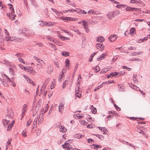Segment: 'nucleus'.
<instances>
[{"mask_svg":"<svg viewBox=\"0 0 150 150\" xmlns=\"http://www.w3.org/2000/svg\"><path fill=\"white\" fill-rule=\"evenodd\" d=\"M18 60H19V61L20 62L23 63V64L25 63V62L23 60L22 58H21V57L20 58H19Z\"/></svg>","mask_w":150,"mask_h":150,"instance_id":"nucleus-63","label":"nucleus"},{"mask_svg":"<svg viewBox=\"0 0 150 150\" xmlns=\"http://www.w3.org/2000/svg\"><path fill=\"white\" fill-rule=\"evenodd\" d=\"M24 77L26 80L27 81L30 83H32L33 86H35V83L29 78L27 76H24Z\"/></svg>","mask_w":150,"mask_h":150,"instance_id":"nucleus-13","label":"nucleus"},{"mask_svg":"<svg viewBox=\"0 0 150 150\" xmlns=\"http://www.w3.org/2000/svg\"><path fill=\"white\" fill-rule=\"evenodd\" d=\"M55 83L54 82H52L50 86V88L51 89H53L54 87Z\"/></svg>","mask_w":150,"mask_h":150,"instance_id":"nucleus-57","label":"nucleus"},{"mask_svg":"<svg viewBox=\"0 0 150 150\" xmlns=\"http://www.w3.org/2000/svg\"><path fill=\"white\" fill-rule=\"evenodd\" d=\"M125 74V72H123L122 71H120L117 72V77L124 75Z\"/></svg>","mask_w":150,"mask_h":150,"instance_id":"nucleus-39","label":"nucleus"},{"mask_svg":"<svg viewBox=\"0 0 150 150\" xmlns=\"http://www.w3.org/2000/svg\"><path fill=\"white\" fill-rule=\"evenodd\" d=\"M101 146L98 145H96V144H93L92 145V147L94 149H97L98 148H101Z\"/></svg>","mask_w":150,"mask_h":150,"instance_id":"nucleus-27","label":"nucleus"},{"mask_svg":"<svg viewBox=\"0 0 150 150\" xmlns=\"http://www.w3.org/2000/svg\"><path fill=\"white\" fill-rule=\"evenodd\" d=\"M104 38L101 36L98 37L97 39V41L100 42L104 41Z\"/></svg>","mask_w":150,"mask_h":150,"instance_id":"nucleus-18","label":"nucleus"},{"mask_svg":"<svg viewBox=\"0 0 150 150\" xmlns=\"http://www.w3.org/2000/svg\"><path fill=\"white\" fill-rule=\"evenodd\" d=\"M96 47L100 51H102L103 50L104 46L102 43H97L96 45Z\"/></svg>","mask_w":150,"mask_h":150,"instance_id":"nucleus-6","label":"nucleus"},{"mask_svg":"<svg viewBox=\"0 0 150 150\" xmlns=\"http://www.w3.org/2000/svg\"><path fill=\"white\" fill-rule=\"evenodd\" d=\"M110 75H112V77H113V76H116V77H117V72H112L110 73Z\"/></svg>","mask_w":150,"mask_h":150,"instance_id":"nucleus-36","label":"nucleus"},{"mask_svg":"<svg viewBox=\"0 0 150 150\" xmlns=\"http://www.w3.org/2000/svg\"><path fill=\"white\" fill-rule=\"evenodd\" d=\"M138 0H131L130 1V2L132 4H135L137 3Z\"/></svg>","mask_w":150,"mask_h":150,"instance_id":"nucleus-52","label":"nucleus"},{"mask_svg":"<svg viewBox=\"0 0 150 150\" xmlns=\"http://www.w3.org/2000/svg\"><path fill=\"white\" fill-rule=\"evenodd\" d=\"M63 148L65 150H79V149L76 148H72L70 144L68 142V141L65 142L64 144L62 145Z\"/></svg>","mask_w":150,"mask_h":150,"instance_id":"nucleus-1","label":"nucleus"},{"mask_svg":"<svg viewBox=\"0 0 150 150\" xmlns=\"http://www.w3.org/2000/svg\"><path fill=\"white\" fill-rule=\"evenodd\" d=\"M70 61L69 59H67L65 62V65L66 67L68 66L69 64Z\"/></svg>","mask_w":150,"mask_h":150,"instance_id":"nucleus-43","label":"nucleus"},{"mask_svg":"<svg viewBox=\"0 0 150 150\" xmlns=\"http://www.w3.org/2000/svg\"><path fill=\"white\" fill-rule=\"evenodd\" d=\"M30 3L35 8H38V3L35 0H30Z\"/></svg>","mask_w":150,"mask_h":150,"instance_id":"nucleus-9","label":"nucleus"},{"mask_svg":"<svg viewBox=\"0 0 150 150\" xmlns=\"http://www.w3.org/2000/svg\"><path fill=\"white\" fill-rule=\"evenodd\" d=\"M59 127L60 129V131L63 132H65L67 131L66 128L64 127H63L62 126H59Z\"/></svg>","mask_w":150,"mask_h":150,"instance_id":"nucleus-20","label":"nucleus"},{"mask_svg":"<svg viewBox=\"0 0 150 150\" xmlns=\"http://www.w3.org/2000/svg\"><path fill=\"white\" fill-rule=\"evenodd\" d=\"M1 76L4 79V80H5V81H6L8 83L10 82V80L6 75L5 74L3 75V74H1Z\"/></svg>","mask_w":150,"mask_h":150,"instance_id":"nucleus-7","label":"nucleus"},{"mask_svg":"<svg viewBox=\"0 0 150 150\" xmlns=\"http://www.w3.org/2000/svg\"><path fill=\"white\" fill-rule=\"evenodd\" d=\"M27 106L26 104H24L23 106V108L22 109V118L23 117L24 114L26 111V110H27Z\"/></svg>","mask_w":150,"mask_h":150,"instance_id":"nucleus-11","label":"nucleus"},{"mask_svg":"<svg viewBox=\"0 0 150 150\" xmlns=\"http://www.w3.org/2000/svg\"><path fill=\"white\" fill-rule=\"evenodd\" d=\"M52 67L50 65L48 67L47 72L48 73L51 74L52 71Z\"/></svg>","mask_w":150,"mask_h":150,"instance_id":"nucleus-24","label":"nucleus"},{"mask_svg":"<svg viewBox=\"0 0 150 150\" xmlns=\"http://www.w3.org/2000/svg\"><path fill=\"white\" fill-rule=\"evenodd\" d=\"M126 11H132L131 7L129 6H128L126 9Z\"/></svg>","mask_w":150,"mask_h":150,"instance_id":"nucleus-53","label":"nucleus"},{"mask_svg":"<svg viewBox=\"0 0 150 150\" xmlns=\"http://www.w3.org/2000/svg\"><path fill=\"white\" fill-rule=\"evenodd\" d=\"M94 11L93 10H89L88 12V13H91L92 14H94Z\"/></svg>","mask_w":150,"mask_h":150,"instance_id":"nucleus-59","label":"nucleus"},{"mask_svg":"<svg viewBox=\"0 0 150 150\" xmlns=\"http://www.w3.org/2000/svg\"><path fill=\"white\" fill-rule=\"evenodd\" d=\"M136 33V30L134 28H131L130 29V33L131 35H133Z\"/></svg>","mask_w":150,"mask_h":150,"instance_id":"nucleus-21","label":"nucleus"},{"mask_svg":"<svg viewBox=\"0 0 150 150\" xmlns=\"http://www.w3.org/2000/svg\"><path fill=\"white\" fill-rule=\"evenodd\" d=\"M83 28L86 30V31L87 33H88L89 31V29L88 28V25L83 27Z\"/></svg>","mask_w":150,"mask_h":150,"instance_id":"nucleus-45","label":"nucleus"},{"mask_svg":"<svg viewBox=\"0 0 150 150\" xmlns=\"http://www.w3.org/2000/svg\"><path fill=\"white\" fill-rule=\"evenodd\" d=\"M111 113H112L114 115H115L116 116H119L118 115V114L117 113H116L114 111H111Z\"/></svg>","mask_w":150,"mask_h":150,"instance_id":"nucleus-58","label":"nucleus"},{"mask_svg":"<svg viewBox=\"0 0 150 150\" xmlns=\"http://www.w3.org/2000/svg\"><path fill=\"white\" fill-rule=\"evenodd\" d=\"M64 104L62 103H60L59 106V112H61L62 110L63 109Z\"/></svg>","mask_w":150,"mask_h":150,"instance_id":"nucleus-22","label":"nucleus"},{"mask_svg":"<svg viewBox=\"0 0 150 150\" xmlns=\"http://www.w3.org/2000/svg\"><path fill=\"white\" fill-rule=\"evenodd\" d=\"M83 116L80 114H76L74 115V117L76 119H78L82 118Z\"/></svg>","mask_w":150,"mask_h":150,"instance_id":"nucleus-15","label":"nucleus"},{"mask_svg":"<svg viewBox=\"0 0 150 150\" xmlns=\"http://www.w3.org/2000/svg\"><path fill=\"white\" fill-rule=\"evenodd\" d=\"M15 55L17 57L18 59L19 58H20L21 57V54H20L17 53Z\"/></svg>","mask_w":150,"mask_h":150,"instance_id":"nucleus-60","label":"nucleus"},{"mask_svg":"<svg viewBox=\"0 0 150 150\" xmlns=\"http://www.w3.org/2000/svg\"><path fill=\"white\" fill-rule=\"evenodd\" d=\"M39 24L41 26H43L45 25V22L42 21L41 22H40Z\"/></svg>","mask_w":150,"mask_h":150,"instance_id":"nucleus-55","label":"nucleus"},{"mask_svg":"<svg viewBox=\"0 0 150 150\" xmlns=\"http://www.w3.org/2000/svg\"><path fill=\"white\" fill-rule=\"evenodd\" d=\"M10 121L8 120H3V122L4 127H6L8 125V124L10 123Z\"/></svg>","mask_w":150,"mask_h":150,"instance_id":"nucleus-14","label":"nucleus"},{"mask_svg":"<svg viewBox=\"0 0 150 150\" xmlns=\"http://www.w3.org/2000/svg\"><path fill=\"white\" fill-rule=\"evenodd\" d=\"M93 68L94 69L93 70L95 71V72H99L100 70L99 67L98 66H96L95 68Z\"/></svg>","mask_w":150,"mask_h":150,"instance_id":"nucleus-32","label":"nucleus"},{"mask_svg":"<svg viewBox=\"0 0 150 150\" xmlns=\"http://www.w3.org/2000/svg\"><path fill=\"white\" fill-rule=\"evenodd\" d=\"M26 132V131H25L24 130L22 132L21 134L23 137H26L27 136Z\"/></svg>","mask_w":150,"mask_h":150,"instance_id":"nucleus-47","label":"nucleus"},{"mask_svg":"<svg viewBox=\"0 0 150 150\" xmlns=\"http://www.w3.org/2000/svg\"><path fill=\"white\" fill-rule=\"evenodd\" d=\"M113 13H114L115 16H117L120 13V11L118 10L113 11Z\"/></svg>","mask_w":150,"mask_h":150,"instance_id":"nucleus-34","label":"nucleus"},{"mask_svg":"<svg viewBox=\"0 0 150 150\" xmlns=\"http://www.w3.org/2000/svg\"><path fill=\"white\" fill-rule=\"evenodd\" d=\"M108 71V69L107 68H104L102 69L100 72V74L105 73L107 72V71Z\"/></svg>","mask_w":150,"mask_h":150,"instance_id":"nucleus-31","label":"nucleus"},{"mask_svg":"<svg viewBox=\"0 0 150 150\" xmlns=\"http://www.w3.org/2000/svg\"><path fill=\"white\" fill-rule=\"evenodd\" d=\"M82 24L83 27L88 25L87 21H86L85 20H82Z\"/></svg>","mask_w":150,"mask_h":150,"instance_id":"nucleus-38","label":"nucleus"},{"mask_svg":"<svg viewBox=\"0 0 150 150\" xmlns=\"http://www.w3.org/2000/svg\"><path fill=\"white\" fill-rule=\"evenodd\" d=\"M137 4L140 6H144L145 5L144 3L142 1L138 0Z\"/></svg>","mask_w":150,"mask_h":150,"instance_id":"nucleus-25","label":"nucleus"},{"mask_svg":"<svg viewBox=\"0 0 150 150\" xmlns=\"http://www.w3.org/2000/svg\"><path fill=\"white\" fill-rule=\"evenodd\" d=\"M78 77L79 78L77 80L78 81V83L79 84L80 83V82L81 81V74H80L79 75Z\"/></svg>","mask_w":150,"mask_h":150,"instance_id":"nucleus-49","label":"nucleus"},{"mask_svg":"<svg viewBox=\"0 0 150 150\" xmlns=\"http://www.w3.org/2000/svg\"><path fill=\"white\" fill-rule=\"evenodd\" d=\"M106 16L109 19H112L113 18L115 17L114 13L113 11H110L108 12Z\"/></svg>","mask_w":150,"mask_h":150,"instance_id":"nucleus-5","label":"nucleus"},{"mask_svg":"<svg viewBox=\"0 0 150 150\" xmlns=\"http://www.w3.org/2000/svg\"><path fill=\"white\" fill-rule=\"evenodd\" d=\"M30 68L29 67H24V69L26 71H28L29 72V70L30 69Z\"/></svg>","mask_w":150,"mask_h":150,"instance_id":"nucleus-56","label":"nucleus"},{"mask_svg":"<svg viewBox=\"0 0 150 150\" xmlns=\"http://www.w3.org/2000/svg\"><path fill=\"white\" fill-rule=\"evenodd\" d=\"M51 9L52 11L55 13H57V12H58V11H56V9L54 8H51Z\"/></svg>","mask_w":150,"mask_h":150,"instance_id":"nucleus-64","label":"nucleus"},{"mask_svg":"<svg viewBox=\"0 0 150 150\" xmlns=\"http://www.w3.org/2000/svg\"><path fill=\"white\" fill-rule=\"evenodd\" d=\"M137 77V76L136 75H134L133 76V80L135 82H136L137 81V80L136 79V78Z\"/></svg>","mask_w":150,"mask_h":150,"instance_id":"nucleus-50","label":"nucleus"},{"mask_svg":"<svg viewBox=\"0 0 150 150\" xmlns=\"http://www.w3.org/2000/svg\"><path fill=\"white\" fill-rule=\"evenodd\" d=\"M88 142L90 143H94V141L91 139H89L88 140Z\"/></svg>","mask_w":150,"mask_h":150,"instance_id":"nucleus-54","label":"nucleus"},{"mask_svg":"<svg viewBox=\"0 0 150 150\" xmlns=\"http://www.w3.org/2000/svg\"><path fill=\"white\" fill-rule=\"evenodd\" d=\"M67 19V21H76L78 20L77 19L75 18H72L71 17H68L66 18Z\"/></svg>","mask_w":150,"mask_h":150,"instance_id":"nucleus-33","label":"nucleus"},{"mask_svg":"<svg viewBox=\"0 0 150 150\" xmlns=\"http://www.w3.org/2000/svg\"><path fill=\"white\" fill-rule=\"evenodd\" d=\"M105 55V54H103L101 55L99 57H98L97 58V59L98 61H99L101 60L102 59L104 58V56Z\"/></svg>","mask_w":150,"mask_h":150,"instance_id":"nucleus-29","label":"nucleus"},{"mask_svg":"<svg viewBox=\"0 0 150 150\" xmlns=\"http://www.w3.org/2000/svg\"><path fill=\"white\" fill-rule=\"evenodd\" d=\"M75 99H76L77 98H80L81 97V92L79 91V87L75 88Z\"/></svg>","mask_w":150,"mask_h":150,"instance_id":"nucleus-4","label":"nucleus"},{"mask_svg":"<svg viewBox=\"0 0 150 150\" xmlns=\"http://www.w3.org/2000/svg\"><path fill=\"white\" fill-rule=\"evenodd\" d=\"M48 107H49V106H48V104H47L46 105V106L45 107V109H44V111H43V112L42 111V114H43V113H45V112H47V110H48Z\"/></svg>","mask_w":150,"mask_h":150,"instance_id":"nucleus-40","label":"nucleus"},{"mask_svg":"<svg viewBox=\"0 0 150 150\" xmlns=\"http://www.w3.org/2000/svg\"><path fill=\"white\" fill-rule=\"evenodd\" d=\"M32 121V120L30 119H29L27 121V123H26V126L27 127H28L30 125V124L31 123V122Z\"/></svg>","mask_w":150,"mask_h":150,"instance_id":"nucleus-44","label":"nucleus"},{"mask_svg":"<svg viewBox=\"0 0 150 150\" xmlns=\"http://www.w3.org/2000/svg\"><path fill=\"white\" fill-rule=\"evenodd\" d=\"M45 26H52L55 24V23H53L52 22H45Z\"/></svg>","mask_w":150,"mask_h":150,"instance_id":"nucleus-16","label":"nucleus"},{"mask_svg":"<svg viewBox=\"0 0 150 150\" xmlns=\"http://www.w3.org/2000/svg\"><path fill=\"white\" fill-rule=\"evenodd\" d=\"M80 123L83 125H87V122L84 120H79Z\"/></svg>","mask_w":150,"mask_h":150,"instance_id":"nucleus-26","label":"nucleus"},{"mask_svg":"<svg viewBox=\"0 0 150 150\" xmlns=\"http://www.w3.org/2000/svg\"><path fill=\"white\" fill-rule=\"evenodd\" d=\"M64 78V75L63 70L62 72L60 74L58 77V80L60 81H62Z\"/></svg>","mask_w":150,"mask_h":150,"instance_id":"nucleus-10","label":"nucleus"},{"mask_svg":"<svg viewBox=\"0 0 150 150\" xmlns=\"http://www.w3.org/2000/svg\"><path fill=\"white\" fill-rule=\"evenodd\" d=\"M0 80L1 81L3 85L5 86H8V84L5 82V80H4V79H2L0 77Z\"/></svg>","mask_w":150,"mask_h":150,"instance_id":"nucleus-23","label":"nucleus"},{"mask_svg":"<svg viewBox=\"0 0 150 150\" xmlns=\"http://www.w3.org/2000/svg\"><path fill=\"white\" fill-rule=\"evenodd\" d=\"M11 139H9L7 142L6 144V149H7L8 148V146H9L10 144H11Z\"/></svg>","mask_w":150,"mask_h":150,"instance_id":"nucleus-48","label":"nucleus"},{"mask_svg":"<svg viewBox=\"0 0 150 150\" xmlns=\"http://www.w3.org/2000/svg\"><path fill=\"white\" fill-rule=\"evenodd\" d=\"M6 40L7 41H18L19 40V39L16 38L15 37H11L9 36V33H7L6 35Z\"/></svg>","mask_w":150,"mask_h":150,"instance_id":"nucleus-2","label":"nucleus"},{"mask_svg":"<svg viewBox=\"0 0 150 150\" xmlns=\"http://www.w3.org/2000/svg\"><path fill=\"white\" fill-rule=\"evenodd\" d=\"M68 81L66 80L63 83L62 87L63 88H64L65 86L68 84V83L67 82Z\"/></svg>","mask_w":150,"mask_h":150,"instance_id":"nucleus-46","label":"nucleus"},{"mask_svg":"<svg viewBox=\"0 0 150 150\" xmlns=\"http://www.w3.org/2000/svg\"><path fill=\"white\" fill-rule=\"evenodd\" d=\"M83 136L82 135H80L79 134H75L74 135V137L76 138H77L78 139H80L82 138V137Z\"/></svg>","mask_w":150,"mask_h":150,"instance_id":"nucleus-42","label":"nucleus"},{"mask_svg":"<svg viewBox=\"0 0 150 150\" xmlns=\"http://www.w3.org/2000/svg\"><path fill=\"white\" fill-rule=\"evenodd\" d=\"M48 40H50L51 42H55V40L53 38H48Z\"/></svg>","mask_w":150,"mask_h":150,"instance_id":"nucleus-51","label":"nucleus"},{"mask_svg":"<svg viewBox=\"0 0 150 150\" xmlns=\"http://www.w3.org/2000/svg\"><path fill=\"white\" fill-rule=\"evenodd\" d=\"M137 132L139 133L142 134H144L145 133L144 132L143 130L141 129L138 130L137 131Z\"/></svg>","mask_w":150,"mask_h":150,"instance_id":"nucleus-61","label":"nucleus"},{"mask_svg":"<svg viewBox=\"0 0 150 150\" xmlns=\"http://www.w3.org/2000/svg\"><path fill=\"white\" fill-rule=\"evenodd\" d=\"M62 54L64 57H67L69 55V52L67 51H63L62 52Z\"/></svg>","mask_w":150,"mask_h":150,"instance_id":"nucleus-19","label":"nucleus"},{"mask_svg":"<svg viewBox=\"0 0 150 150\" xmlns=\"http://www.w3.org/2000/svg\"><path fill=\"white\" fill-rule=\"evenodd\" d=\"M29 72L32 75H35L36 73V72L32 68L30 69L29 70Z\"/></svg>","mask_w":150,"mask_h":150,"instance_id":"nucleus-35","label":"nucleus"},{"mask_svg":"<svg viewBox=\"0 0 150 150\" xmlns=\"http://www.w3.org/2000/svg\"><path fill=\"white\" fill-rule=\"evenodd\" d=\"M117 38V36L116 35H111L109 37V39L111 42L115 41Z\"/></svg>","mask_w":150,"mask_h":150,"instance_id":"nucleus-8","label":"nucleus"},{"mask_svg":"<svg viewBox=\"0 0 150 150\" xmlns=\"http://www.w3.org/2000/svg\"><path fill=\"white\" fill-rule=\"evenodd\" d=\"M37 120H35L33 122V125L32 127V129H34L35 128H36L37 126Z\"/></svg>","mask_w":150,"mask_h":150,"instance_id":"nucleus-30","label":"nucleus"},{"mask_svg":"<svg viewBox=\"0 0 150 150\" xmlns=\"http://www.w3.org/2000/svg\"><path fill=\"white\" fill-rule=\"evenodd\" d=\"M125 6V5H123V4H122V5H117V6H116V7L117 8H120V7L121 6L124 7Z\"/></svg>","mask_w":150,"mask_h":150,"instance_id":"nucleus-62","label":"nucleus"},{"mask_svg":"<svg viewBox=\"0 0 150 150\" xmlns=\"http://www.w3.org/2000/svg\"><path fill=\"white\" fill-rule=\"evenodd\" d=\"M8 7L10 10L11 11V15L13 16V18H11L10 16V15H9V19L12 20H15V17L16 16V15L14 14V9L13 7V6L11 4H8Z\"/></svg>","mask_w":150,"mask_h":150,"instance_id":"nucleus-3","label":"nucleus"},{"mask_svg":"<svg viewBox=\"0 0 150 150\" xmlns=\"http://www.w3.org/2000/svg\"><path fill=\"white\" fill-rule=\"evenodd\" d=\"M91 109L92 112L93 114H95L97 112L96 109L95 107H94L93 106H91Z\"/></svg>","mask_w":150,"mask_h":150,"instance_id":"nucleus-28","label":"nucleus"},{"mask_svg":"<svg viewBox=\"0 0 150 150\" xmlns=\"http://www.w3.org/2000/svg\"><path fill=\"white\" fill-rule=\"evenodd\" d=\"M14 124V120L11 123L8 125V127L7 130L8 131H10L11 129V128L13 126V125Z\"/></svg>","mask_w":150,"mask_h":150,"instance_id":"nucleus-12","label":"nucleus"},{"mask_svg":"<svg viewBox=\"0 0 150 150\" xmlns=\"http://www.w3.org/2000/svg\"><path fill=\"white\" fill-rule=\"evenodd\" d=\"M56 33H57V34L59 38H60L62 40L65 39L66 38L67 40H68V39L67 38H66V37H64L62 35H60L59 33L57 31L56 32Z\"/></svg>","mask_w":150,"mask_h":150,"instance_id":"nucleus-17","label":"nucleus"},{"mask_svg":"<svg viewBox=\"0 0 150 150\" xmlns=\"http://www.w3.org/2000/svg\"><path fill=\"white\" fill-rule=\"evenodd\" d=\"M148 39V38L147 37H145L144 38L141 39H140L139 41L138 42L139 43H141V42H143L144 41H146Z\"/></svg>","mask_w":150,"mask_h":150,"instance_id":"nucleus-37","label":"nucleus"},{"mask_svg":"<svg viewBox=\"0 0 150 150\" xmlns=\"http://www.w3.org/2000/svg\"><path fill=\"white\" fill-rule=\"evenodd\" d=\"M97 137H98L100 139L103 140L105 139V136L102 135H99L97 134L96 135Z\"/></svg>","mask_w":150,"mask_h":150,"instance_id":"nucleus-41","label":"nucleus"}]
</instances>
